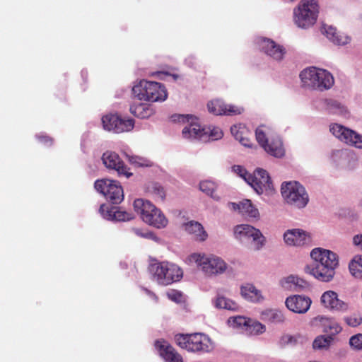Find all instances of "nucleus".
Segmentation results:
<instances>
[{
  "instance_id": "32",
  "label": "nucleus",
  "mask_w": 362,
  "mask_h": 362,
  "mask_svg": "<svg viewBox=\"0 0 362 362\" xmlns=\"http://www.w3.org/2000/svg\"><path fill=\"white\" fill-rule=\"evenodd\" d=\"M323 327V331L330 335H335L341 331V327L337 322L332 318L321 316L318 317Z\"/></svg>"
},
{
  "instance_id": "22",
  "label": "nucleus",
  "mask_w": 362,
  "mask_h": 362,
  "mask_svg": "<svg viewBox=\"0 0 362 362\" xmlns=\"http://www.w3.org/2000/svg\"><path fill=\"white\" fill-rule=\"evenodd\" d=\"M312 303L311 299L305 296L293 295L286 298L285 304L286 308L296 313H305Z\"/></svg>"
},
{
  "instance_id": "39",
  "label": "nucleus",
  "mask_w": 362,
  "mask_h": 362,
  "mask_svg": "<svg viewBox=\"0 0 362 362\" xmlns=\"http://www.w3.org/2000/svg\"><path fill=\"white\" fill-rule=\"evenodd\" d=\"M269 128L264 125L259 126L255 131L256 139L263 148L269 141Z\"/></svg>"
},
{
  "instance_id": "19",
  "label": "nucleus",
  "mask_w": 362,
  "mask_h": 362,
  "mask_svg": "<svg viewBox=\"0 0 362 362\" xmlns=\"http://www.w3.org/2000/svg\"><path fill=\"white\" fill-rule=\"evenodd\" d=\"M208 110L215 115H236L241 114L244 109L233 105H226L221 100H213L207 104Z\"/></svg>"
},
{
  "instance_id": "14",
  "label": "nucleus",
  "mask_w": 362,
  "mask_h": 362,
  "mask_svg": "<svg viewBox=\"0 0 362 362\" xmlns=\"http://www.w3.org/2000/svg\"><path fill=\"white\" fill-rule=\"evenodd\" d=\"M102 123L104 129L115 133L129 132L134 127L133 119L122 118L115 114H109L102 117Z\"/></svg>"
},
{
  "instance_id": "12",
  "label": "nucleus",
  "mask_w": 362,
  "mask_h": 362,
  "mask_svg": "<svg viewBox=\"0 0 362 362\" xmlns=\"http://www.w3.org/2000/svg\"><path fill=\"white\" fill-rule=\"evenodd\" d=\"M95 188L112 204H119L124 199L123 189L117 181L109 179L98 180L95 182Z\"/></svg>"
},
{
  "instance_id": "30",
  "label": "nucleus",
  "mask_w": 362,
  "mask_h": 362,
  "mask_svg": "<svg viewBox=\"0 0 362 362\" xmlns=\"http://www.w3.org/2000/svg\"><path fill=\"white\" fill-rule=\"evenodd\" d=\"M264 149L267 153L276 158H281L285 153L282 141L279 136H270Z\"/></svg>"
},
{
  "instance_id": "33",
  "label": "nucleus",
  "mask_w": 362,
  "mask_h": 362,
  "mask_svg": "<svg viewBox=\"0 0 362 362\" xmlns=\"http://www.w3.org/2000/svg\"><path fill=\"white\" fill-rule=\"evenodd\" d=\"M230 132L234 138L239 141L240 143L244 146H250V140L245 136L247 129L245 126L242 124L233 125L230 128Z\"/></svg>"
},
{
  "instance_id": "26",
  "label": "nucleus",
  "mask_w": 362,
  "mask_h": 362,
  "mask_svg": "<svg viewBox=\"0 0 362 362\" xmlns=\"http://www.w3.org/2000/svg\"><path fill=\"white\" fill-rule=\"evenodd\" d=\"M322 32L329 40L336 45H346L351 41V38L347 35L338 32L337 28L332 25H323Z\"/></svg>"
},
{
  "instance_id": "1",
  "label": "nucleus",
  "mask_w": 362,
  "mask_h": 362,
  "mask_svg": "<svg viewBox=\"0 0 362 362\" xmlns=\"http://www.w3.org/2000/svg\"><path fill=\"white\" fill-rule=\"evenodd\" d=\"M310 257L314 260V264L307 266L306 272L323 282L332 280L339 265L338 255L329 250L316 247L310 252Z\"/></svg>"
},
{
  "instance_id": "31",
  "label": "nucleus",
  "mask_w": 362,
  "mask_h": 362,
  "mask_svg": "<svg viewBox=\"0 0 362 362\" xmlns=\"http://www.w3.org/2000/svg\"><path fill=\"white\" fill-rule=\"evenodd\" d=\"M130 112L139 118L146 119L154 114V109L151 105L135 103L130 106Z\"/></svg>"
},
{
  "instance_id": "21",
  "label": "nucleus",
  "mask_w": 362,
  "mask_h": 362,
  "mask_svg": "<svg viewBox=\"0 0 362 362\" xmlns=\"http://www.w3.org/2000/svg\"><path fill=\"white\" fill-rule=\"evenodd\" d=\"M99 212L103 218L108 221H127L133 218L131 213L121 211L117 206H110L107 204L100 205Z\"/></svg>"
},
{
  "instance_id": "24",
  "label": "nucleus",
  "mask_w": 362,
  "mask_h": 362,
  "mask_svg": "<svg viewBox=\"0 0 362 362\" xmlns=\"http://www.w3.org/2000/svg\"><path fill=\"white\" fill-rule=\"evenodd\" d=\"M280 284L284 289L296 292L305 291L310 289V284L296 275H290L282 279Z\"/></svg>"
},
{
  "instance_id": "37",
  "label": "nucleus",
  "mask_w": 362,
  "mask_h": 362,
  "mask_svg": "<svg viewBox=\"0 0 362 362\" xmlns=\"http://www.w3.org/2000/svg\"><path fill=\"white\" fill-rule=\"evenodd\" d=\"M217 188V184L212 180H203L199 183V189L210 196L214 199L218 201L220 199L219 196L214 193Z\"/></svg>"
},
{
  "instance_id": "4",
  "label": "nucleus",
  "mask_w": 362,
  "mask_h": 362,
  "mask_svg": "<svg viewBox=\"0 0 362 362\" xmlns=\"http://www.w3.org/2000/svg\"><path fill=\"white\" fill-rule=\"evenodd\" d=\"M190 262L197 267L207 276H216L226 272L227 263L220 257L214 254L193 253L188 257Z\"/></svg>"
},
{
  "instance_id": "36",
  "label": "nucleus",
  "mask_w": 362,
  "mask_h": 362,
  "mask_svg": "<svg viewBox=\"0 0 362 362\" xmlns=\"http://www.w3.org/2000/svg\"><path fill=\"white\" fill-rule=\"evenodd\" d=\"M262 315L263 320L272 323L283 322L285 320L283 313L276 309L266 310L262 312Z\"/></svg>"
},
{
  "instance_id": "56",
  "label": "nucleus",
  "mask_w": 362,
  "mask_h": 362,
  "mask_svg": "<svg viewBox=\"0 0 362 362\" xmlns=\"http://www.w3.org/2000/svg\"><path fill=\"white\" fill-rule=\"evenodd\" d=\"M173 77H174V78H177V76H176V75H173Z\"/></svg>"
},
{
  "instance_id": "16",
  "label": "nucleus",
  "mask_w": 362,
  "mask_h": 362,
  "mask_svg": "<svg viewBox=\"0 0 362 362\" xmlns=\"http://www.w3.org/2000/svg\"><path fill=\"white\" fill-rule=\"evenodd\" d=\"M249 185L254 189L258 194H262L264 192L271 191L272 189V184L270 177L265 170L258 168L253 175H252Z\"/></svg>"
},
{
  "instance_id": "23",
  "label": "nucleus",
  "mask_w": 362,
  "mask_h": 362,
  "mask_svg": "<svg viewBox=\"0 0 362 362\" xmlns=\"http://www.w3.org/2000/svg\"><path fill=\"white\" fill-rule=\"evenodd\" d=\"M325 110L329 115H336L341 118L348 119L351 113L347 106L342 102L333 99L327 98L323 100Z\"/></svg>"
},
{
  "instance_id": "11",
  "label": "nucleus",
  "mask_w": 362,
  "mask_h": 362,
  "mask_svg": "<svg viewBox=\"0 0 362 362\" xmlns=\"http://www.w3.org/2000/svg\"><path fill=\"white\" fill-rule=\"evenodd\" d=\"M235 238L241 242L251 241L255 250H261L265 245L266 238L262 232L248 224L238 225L234 228Z\"/></svg>"
},
{
  "instance_id": "53",
  "label": "nucleus",
  "mask_w": 362,
  "mask_h": 362,
  "mask_svg": "<svg viewBox=\"0 0 362 362\" xmlns=\"http://www.w3.org/2000/svg\"><path fill=\"white\" fill-rule=\"evenodd\" d=\"M185 63L189 67H192L194 64V59L193 57H189L185 59Z\"/></svg>"
},
{
  "instance_id": "54",
  "label": "nucleus",
  "mask_w": 362,
  "mask_h": 362,
  "mask_svg": "<svg viewBox=\"0 0 362 362\" xmlns=\"http://www.w3.org/2000/svg\"><path fill=\"white\" fill-rule=\"evenodd\" d=\"M292 340H293V337L289 336V335L284 336L282 338V341H284L286 343H291Z\"/></svg>"
},
{
  "instance_id": "45",
  "label": "nucleus",
  "mask_w": 362,
  "mask_h": 362,
  "mask_svg": "<svg viewBox=\"0 0 362 362\" xmlns=\"http://www.w3.org/2000/svg\"><path fill=\"white\" fill-rule=\"evenodd\" d=\"M232 171L238 175L248 184L250 183V179H252V175L248 173L247 171L242 165H234L232 167Z\"/></svg>"
},
{
  "instance_id": "8",
  "label": "nucleus",
  "mask_w": 362,
  "mask_h": 362,
  "mask_svg": "<svg viewBox=\"0 0 362 362\" xmlns=\"http://www.w3.org/2000/svg\"><path fill=\"white\" fill-rule=\"evenodd\" d=\"M132 93L139 100L162 102L168 97L167 90L160 83L141 80L132 88Z\"/></svg>"
},
{
  "instance_id": "51",
  "label": "nucleus",
  "mask_w": 362,
  "mask_h": 362,
  "mask_svg": "<svg viewBox=\"0 0 362 362\" xmlns=\"http://www.w3.org/2000/svg\"><path fill=\"white\" fill-rule=\"evenodd\" d=\"M36 138L37 139V140L40 142L47 145V146H50L52 144V139L49 137L46 134H37Z\"/></svg>"
},
{
  "instance_id": "38",
  "label": "nucleus",
  "mask_w": 362,
  "mask_h": 362,
  "mask_svg": "<svg viewBox=\"0 0 362 362\" xmlns=\"http://www.w3.org/2000/svg\"><path fill=\"white\" fill-rule=\"evenodd\" d=\"M250 322V318H246L244 316L237 315L230 317L228 319V324L230 327L237 328L245 332L247 323Z\"/></svg>"
},
{
  "instance_id": "34",
  "label": "nucleus",
  "mask_w": 362,
  "mask_h": 362,
  "mask_svg": "<svg viewBox=\"0 0 362 362\" xmlns=\"http://www.w3.org/2000/svg\"><path fill=\"white\" fill-rule=\"evenodd\" d=\"M350 274L357 279H362V255H355L349 263Z\"/></svg>"
},
{
  "instance_id": "3",
  "label": "nucleus",
  "mask_w": 362,
  "mask_h": 362,
  "mask_svg": "<svg viewBox=\"0 0 362 362\" xmlns=\"http://www.w3.org/2000/svg\"><path fill=\"white\" fill-rule=\"evenodd\" d=\"M175 340L180 348L189 352L205 354L214 349L212 340L204 333L179 334L175 335Z\"/></svg>"
},
{
  "instance_id": "55",
  "label": "nucleus",
  "mask_w": 362,
  "mask_h": 362,
  "mask_svg": "<svg viewBox=\"0 0 362 362\" xmlns=\"http://www.w3.org/2000/svg\"><path fill=\"white\" fill-rule=\"evenodd\" d=\"M157 74H158V75H164V74H165V73H164V72H158Z\"/></svg>"
},
{
  "instance_id": "7",
  "label": "nucleus",
  "mask_w": 362,
  "mask_h": 362,
  "mask_svg": "<svg viewBox=\"0 0 362 362\" xmlns=\"http://www.w3.org/2000/svg\"><path fill=\"white\" fill-rule=\"evenodd\" d=\"M134 211L146 223L157 228H165L168 221L155 205L148 200L137 199L134 202Z\"/></svg>"
},
{
  "instance_id": "52",
  "label": "nucleus",
  "mask_w": 362,
  "mask_h": 362,
  "mask_svg": "<svg viewBox=\"0 0 362 362\" xmlns=\"http://www.w3.org/2000/svg\"><path fill=\"white\" fill-rule=\"evenodd\" d=\"M353 245L362 251V234H357L353 237Z\"/></svg>"
},
{
  "instance_id": "42",
  "label": "nucleus",
  "mask_w": 362,
  "mask_h": 362,
  "mask_svg": "<svg viewBox=\"0 0 362 362\" xmlns=\"http://www.w3.org/2000/svg\"><path fill=\"white\" fill-rule=\"evenodd\" d=\"M132 231L136 236L142 238L151 239L156 243H160L161 240L160 238H158L153 233H152L148 230H143V229L139 228H132Z\"/></svg>"
},
{
  "instance_id": "46",
  "label": "nucleus",
  "mask_w": 362,
  "mask_h": 362,
  "mask_svg": "<svg viewBox=\"0 0 362 362\" xmlns=\"http://www.w3.org/2000/svg\"><path fill=\"white\" fill-rule=\"evenodd\" d=\"M346 323L352 327H357L362 323V317L359 314H353L344 317Z\"/></svg>"
},
{
  "instance_id": "43",
  "label": "nucleus",
  "mask_w": 362,
  "mask_h": 362,
  "mask_svg": "<svg viewBox=\"0 0 362 362\" xmlns=\"http://www.w3.org/2000/svg\"><path fill=\"white\" fill-rule=\"evenodd\" d=\"M127 157L129 163L137 167H151L153 164L148 158L139 156H127Z\"/></svg>"
},
{
  "instance_id": "57",
  "label": "nucleus",
  "mask_w": 362,
  "mask_h": 362,
  "mask_svg": "<svg viewBox=\"0 0 362 362\" xmlns=\"http://www.w3.org/2000/svg\"><path fill=\"white\" fill-rule=\"evenodd\" d=\"M360 205L362 206V199L360 201Z\"/></svg>"
},
{
  "instance_id": "15",
  "label": "nucleus",
  "mask_w": 362,
  "mask_h": 362,
  "mask_svg": "<svg viewBox=\"0 0 362 362\" xmlns=\"http://www.w3.org/2000/svg\"><path fill=\"white\" fill-rule=\"evenodd\" d=\"M102 160L107 168L115 170L119 176H124L128 178L132 175L129 169L115 152H105L102 156Z\"/></svg>"
},
{
  "instance_id": "2",
  "label": "nucleus",
  "mask_w": 362,
  "mask_h": 362,
  "mask_svg": "<svg viewBox=\"0 0 362 362\" xmlns=\"http://www.w3.org/2000/svg\"><path fill=\"white\" fill-rule=\"evenodd\" d=\"M300 78L304 87L320 91L330 89L334 83L330 72L315 66L303 69L300 74Z\"/></svg>"
},
{
  "instance_id": "44",
  "label": "nucleus",
  "mask_w": 362,
  "mask_h": 362,
  "mask_svg": "<svg viewBox=\"0 0 362 362\" xmlns=\"http://www.w3.org/2000/svg\"><path fill=\"white\" fill-rule=\"evenodd\" d=\"M332 340L331 337L318 336L315 339L313 346L315 349H327L329 346Z\"/></svg>"
},
{
  "instance_id": "50",
  "label": "nucleus",
  "mask_w": 362,
  "mask_h": 362,
  "mask_svg": "<svg viewBox=\"0 0 362 362\" xmlns=\"http://www.w3.org/2000/svg\"><path fill=\"white\" fill-rule=\"evenodd\" d=\"M167 296L169 299L176 303L181 302L182 300V295L178 291L172 290L168 292Z\"/></svg>"
},
{
  "instance_id": "27",
  "label": "nucleus",
  "mask_w": 362,
  "mask_h": 362,
  "mask_svg": "<svg viewBox=\"0 0 362 362\" xmlns=\"http://www.w3.org/2000/svg\"><path fill=\"white\" fill-rule=\"evenodd\" d=\"M228 207L234 211H238L240 214L250 218H259L258 209L252 204L249 199H245L239 204L229 202Z\"/></svg>"
},
{
  "instance_id": "29",
  "label": "nucleus",
  "mask_w": 362,
  "mask_h": 362,
  "mask_svg": "<svg viewBox=\"0 0 362 362\" xmlns=\"http://www.w3.org/2000/svg\"><path fill=\"white\" fill-rule=\"evenodd\" d=\"M184 228L189 234L193 235L197 241H204L208 237L203 226L197 221H191L185 223Z\"/></svg>"
},
{
  "instance_id": "17",
  "label": "nucleus",
  "mask_w": 362,
  "mask_h": 362,
  "mask_svg": "<svg viewBox=\"0 0 362 362\" xmlns=\"http://www.w3.org/2000/svg\"><path fill=\"white\" fill-rule=\"evenodd\" d=\"M322 305L332 311L346 312L349 310V303L339 299L334 291L324 292L320 298Z\"/></svg>"
},
{
  "instance_id": "47",
  "label": "nucleus",
  "mask_w": 362,
  "mask_h": 362,
  "mask_svg": "<svg viewBox=\"0 0 362 362\" xmlns=\"http://www.w3.org/2000/svg\"><path fill=\"white\" fill-rule=\"evenodd\" d=\"M208 133V140H218L223 136V132L219 127H208L206 128Z\"/></svg>"
},
{
  "instance_id": "35",
  "label": "nucleus",
  "mask_w": 362,
  "mask_h": 362,
  "mask_svg": "<svg viewBox=\"0 0 362 362\" xmlns=\"http://www.w3.org/2000/svg\"><path fill=\"white\" fill-rule=\"evenodd\" d=\"M214 304L216 308L228 310H237L239 307L233 300L219 295L214 300Z\"/></svg>"
},
{
  "instance_id": "41",
  "label": "nucleus",
  "mask_w": 362,
  "mask_h": 362,
  "mask_svg": "<svg viewBox=\"0 0 362 362\" xmlns=\"http://www.w3.org/2000/svg\"><path fill=\"white\" fill-rule=\"evenodd\" d=\"M349 157V153L346 149H337L332 151L331 159L338 165L344 163Z\"/></svg>"
},
{
  "instance_id": "28",
  "label": "nucleus",
  "mask_w": 362,
  "mask_h": 362,
  "mask_svg": "<svg viewBox=\"0 0 362 362\" xmlns=\"http://www.w3.org/2000/svg\"><path fill=\"white\" fill-rule=\"evenodd\" d=\"M241 296L247 300L252 303H259L264 300L261 291L252 284H245L240 287Z\"/></svg>"
},
{
  "instance_id": "6",
  "label": "nucleus",
  "mask_w": 362,
  "mask_h": 362,
  "mask_svg": "<svg viewBox=\"0 0 362 362\" xmlns=\"http://www.w3.org/2000/svg\"><path fill=\"white\" fill-rule=\"evenodd\" d=\"M149 272L153 280L162 286H168L179 281L183 272L177 264L169 262H157L150 264Z\"/></svg>"
},
{
  "instance_id": "48",
  "label": "nucleus",
  "mask_w": 362,
  "mask_h": 362,
  "mask_svg": "<svg viewBox=\"0 0 362 362\" xmlns=\"http://www.w3.org/2000/svg\"><path fill=\"white\" fill-rule=\"evenodd\" d=\"M350 346L356 350L362 349V334H357L352 336L349 339Z\"/></svg>"
},
{
  "instance_id": "10",
  "label": "nucleus",
  "mask_w": 362,
  "mask_h": 362,
  "mask_svg": "<svg viewBox=\"0 0 362 362\" xmlns=\"http://www.w3.org/2000/svg\"><path fill=\"white\" fill-rule=\"evenodd\" d=\"M171 119L175 122L187 123L182 131L183 138L189 140L206 141L208 133L206 128L201 127L198 119L192 115H174Z\"/></svg>"
},
{
  "instance_id": "18",
  "label": "nucleus",
  "mask_w": 362,
  "mask_h": 362,
  "mask_svg": "<svg viewBox=\"0 0 362 362\" xmlns=\"http://www.w3.org/2000/svg\"><path fill=\"white\" fill-rule=\"evenodd\" d=\"M257 42L259 49L274 60H281L286 53L285 49L281 45L270 39L259 37Z\"/></svg>"
},
{
  "instance_id": "9",
  "label": "nucleus",
  "mask_w": 362,
  "mask_h": 362,
  "mask_svg": "<svg viewBox=\"0 0 362 362\" xmlns=\"http://www.w3.org/2000/svg\"><path fill=\"white\" fill-rule=\"evenodd\" d=\"M281 193L285 202L295 209H304L309 202V195L305 188L296 181L283 182Z\"/></svg>"
},
{
  "instance_id": "5",
  "label": "nucleus",
  "mask_w": 362,
  "mask_h": 362,
  "mask_svg": "<svg viewBox=\"0 0 362 362\" xmlns=\"http://www.w3.org/2000/svg\"><path fill=\"white\" fill-rule=\"evenodd\" d=\"M320 12L317 0H301L293 8V18L295 25L308 29L315 24Z\"/></svg>"
},
{
  "instance_id": "20",
  "label": "nucleus",
  "mask_w": 362,
  "mask_h": 362,
  "mask_svg": "<svg viewBox=\"0 0 362 362\" xmlns=\"http://www.w3.org/2000/svg\"><path fill=\"white\" fill-rule=\"evenodd\" d=\"M284 240L287 245L301 247L310 244V235L303 230L293 228L287 230L284 234Z\"/></svg>"
},
{
  "instance_id": "25",
  "label": "nucleus",
  "mask_w": 362,
  "mask_h": 362,
  "mask_svg": "<svg viewBox=\"0 0 362 362\" xmlns=\"http://www.w3.org/2000/svg\"><path fill=\"white\" fill-rule=\"evenodd\" d=\"M155 346L165 362H183L181 355L165 341H156Z\"/></svg>"
},
{
  "instance_id": "13",
  "label": "nucleus",
  "mask_w": 362,
  "mask_h": 362,
  "mask_svg": "<svg viewBox=\"0 0 362 362\" xmlns=\"http://www.w3.org/2000/svg\"><path fill=\"white\" fill-rule=\"evenodd\" d=\"M329 130L341 142L362 149V134L338 123H331Z\"/></svg>"
},
{
  "instance_id": "49",
  "label": "nucleus",
  "mask_w": 362,
  "mask_h": 362,
  "mask_svg": "<svg viewBox=\"0 0 362 362\" xmlns=\"http://www.w3.org/2000/svg\"><path fill=\"white\" fill-rule=\"evenodd\" d=\"M152 193L156 198L160 199L161 201H163L165 197L163 187L157 183L153 184L152 187Z\"/></svg>"
},
{
  "instance_id": "40",
  "label": "nucleus",
  "mask_w": 362,
  "mask_h": 362,
  "mask_svg": "<svg viewBox=\"0 0 362 362\" xmlns=\"http://www.w3.org/2000/svg\"><path fill=\"white\" fill-rule=\"evenodd\" d=\"M265 326L262 323L250 319V322L247 323L245 332L247 334L258 335L265 332Z\"/></svg>"
}]
</instances>
